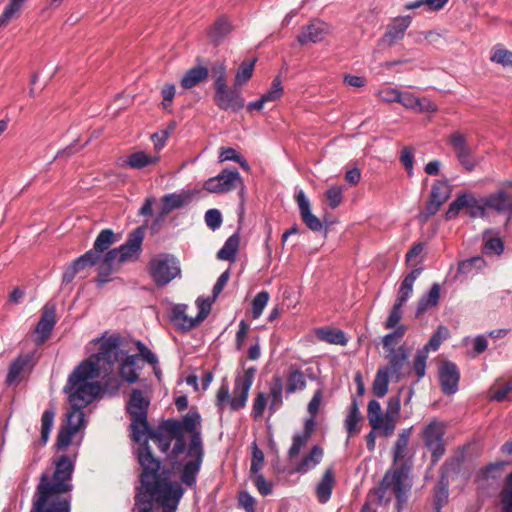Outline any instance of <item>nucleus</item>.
<instances>
[{"label": "nucleus", "instance_id": "nucleus-1", "mask_svg": "<svg viewBox=\"0 0 512 512\" xmlns=\"http://www.w3.org/2000/svg\"><path fill=\"white\" fill-rule=\"evenodd\" d=\"M139 443L137 458L143 471L142 487L135 496V510L147 512L155 502L162 507L163 512H176L184 494L183 487L178 482L170 481L168 472L159 473L160 461L153 456L148 440L144 439L143 443Z\"/></svg>", "mask_w": 512, "mask_h": 512}, {"label": "nucleus", "instance_id": "nucleus-2", "mask_svg": "<svg viewBox=\"0 0 512 512\" xmlns=\"http://www.w3.org/2000/svg\"><path fill=\"white\" fill-rule=\"evenodd\" d=\"M54 472H43L31 498L29 512H71V491L74 462L61 455L55 462Z\"/></svg>", "mask_w": 512, "mask_h": 512}, {"label": "nucleus", "instance_id": "nucleus-3", "mask_svg": "<svg viewBox=\"0 0 512 512\" xmlns=\"http://www.w3.org/2000/svg\"><path fill=\"white\" fill-rule=\"evenodd\" d=\"M410 465L407 462L398 467L390 468L382 478L378 487L369 491L365 501L371 500V506L377 504L386 506L396 498L398 512L409 498L412 480L409 477Z\"/></svg>", "mask_w": 512, "mask_h": 512}, {"label": "nucleus", "instance_id": "nucleus-4", "mask_svg": "<svg viewBox=\"0 0 512 512\" xmlns=\"http://www.w3.org/2000/svg\"><path fill=\"white\" fill-rule=\"evenodd\" d=\"M84 369L85 366H81L75 373H70L63 389L71 405V410L66 415L67 420L64 425L75 428L77 432L84 424L83 409L94 401L101 390L99 383H83L85 378L80 379V382L75 380L81 370H83V374L88 375L89 372Z\"/></svg>", "mask_w": 512, "mask_h": 512}, {"label": "nucleus", "instance_id": "nucleus-5", "mask_svg": "<svg viewBox=\"0 0 512 512\" xmlns=\"http://www.w3.org/2000/svg\"><path fill=\"white\" fill-rule=\"evenodd\" d=\"M125 355V351L119 347V339L117 337H110L100 344L99 350L96 354L90 356L88 359L82 361L71 373H75L81 366H85V371H88V375L83 374V370L78 373L76 381L80 382V379H84L83 383H97L96 379L102 368L107 365L109 368L115 363L119 362L120 359Z\"/></svg>", "mask_w": 512, "mask_h": 512}, {"label": "nucleus", "instance_id": "nucleus-6", "mask_svg": "<svg viewBox=\"0 0 512 512\" xmlns=\"http://www.w3.org/2000/svg\"><path fill=\"white\" fill-rule=\"evenodd\" d=\"M256 374L255 367H249L238 373L235 377L232 396L230 395L229 384L223 381L216 393V406L219 413H223L229 405L231 411L243 409L246 406L249 391Z\"/></svg>", "mask_w": 512, "mask_h": 512}, {"label": "nucleus", "instance_id": "nucleus-7", "mask_svg": "<svg viewBox=\"0 0 512 512\" xmlns=\"http://www.w3.org/2000/svg\"><path fill=\"white\" fill-rule=\"evenodd\" d=\"M150 400L140 389H132L126 405L128 414L131 417V437L139 443L149 430L148 408Z\"/></svg>", "mask_w": 512, "mask_h": 512}, {"label": "nucleus", "instance_id": "nucleus-8", "mask_svg": "<svg viewBox=\"0 0 512 512\" xmlns=\"http://www.w3.org/2000/svg\"><path fill=\"white\" fill-rule=\"evenodd\" d=\"M149 274L157 287H165L181 276L180 262L172 254H157L149 262Z\"/></svg>", "mask_w": 512, "mask_h": 512}, {"label": "nucleus", "instance_id": "nucleus-9", "mask_svg": "<svg viewBox=\"0 0 512 512\" xmlns=\"http://www.w3.org/2000/svg\"><path fill=\"white\" fill-rule=\"evenodd\" d=\"M204 454V447L200 446V442L196 437L192 444L187 447V457L190 458V460L184 463L176 462L173 465L174 469L179 473L181 483L190 489L196 487L197 477L204 460Z\"/></svg>", "mask_w": 512, "mask_h": 512}, {"label": "nucleus", "instance_id": "nucleus-10", "mask_svg": "<svg viewBox=\"0 0 512 512\" xmlns=\"http://www.w3.org/2000/svg\"><path fill=\"white\" fill-rule=\"evenodd\" d=\"M446 426L443 422L433 420L422 431L425 447L431 452V463L435 465L446 452L444 435Z\"/></svg>", "mask_w": 512, "mask_h": 512}, {"label": "nucleus", "instance_id": "nucleus-11", "mask_svg": "<svg viewBox=\"0 0 512 512\" xmlns=\"http://www.w3.org/2000/svg\"><path fill=\"white\" fill-rule=\"evenodd\" d=\"M201 416L197 411H189L182 420L167 419L162 423V429L168 434H183V431L191 433L188 445H191L194 438H198L200 446L204 447L201 431Z\"/></svg>", "mask_w": 512, "mask_h": 512}, {"label": "nucleus", "instance_id": "nucleus-12", "mask_svg": "<svg viewBox=\"0 0 512 512\" xmlns=\"http://www.w3.org/2000/svg\"><path fill=\"white\" fill-rule=\"evenodd\" d=\"M36 349L20 353L9 365L6 375L8 386H17L26 374H29L37 363Z\"/></svg>", "mask_w": 512, "mask_h": 512}, {"label": "nucleus", "instance_id": "nucleus-13", "mask_svg": "<svg viewBox=\"0 0 512 512\" xmlns=\"http://www.w3.org/2000/svg\"><path fill=\"white\" fill-rule=\"evenodd\" d=\"M448 142L463 168L468 172L473 171L480 163V160L474 155L472 147L468 144L467 137L463 133L455 131L450 134Z\"/></svg>", "mask_w": 512, "mask_h": 512}, {"label": "nucleus", "instance_id": "nucleus-14", "mask_svg": "<svg viewBox=\"0 0 512 512\" xmlns=\"http://www.w3.org/2000/svg\"><path fill=\"white\" fill-rule=\"evenodd\" d=\"M367 418L373 430L379 431L384 437L393 434L396 427V420L390 415L383 413L381 404L373 399L367 406Z\"/></svg>", "mask_w": 512, "mask_h": 512}, {"label": "nucleus", "instance_id": "nucleus-15", "mask_svg": "<svg viewBox=\"0 0 512 512\" xmlns=\"http://www.w3.org/2000/svg\"><path fill=\"white\" fill-rule=\"evenodd\" d=\"M242 184L240 173L237 169H224L215 177L205 181L203 187L210 193H227Z\"/></svg>", "mask_w": 512, "mask_h": 512}, {"label": "nucleus", "instance_id": "nucleus-16", "mask_svg": "<svg viewBox=\"0 0 512 512\" xmlns=\"http://www.w3.org/2000/svg\"><path fill=\"white\" fill-rule=\"evenodd\" d=\"M214 102L220 110L238 112L245 106L240 88H229L227 84L214 88Z\"/></svg>", "mask_w": 512, "mask_h": 512}, {"label": "nucleus", "instance_id": "nucleus-17", "mask_svg": "<svg viewBox=\"0 0 512 512\" xmlns=\"http://www.w3.org/2000/svg\"><path fill=\"white\" fill-rule=\"evenodd\" d=\"M144 237V227H137L128 234L126 241L117 247V251L120 254V263L138 258L142 251Z\"/></svg>", "mask_w": 512, "mask_h": 512}, {"label": "nucleus", "instance_id": "nucleus-18", "mask_svg": "<svg viewBox=\"0 0 512 512\" xmlns=\"http://www.w3.org/2000/svg\"><path fill=\"white\" fill-rule=\"evenodd\" d=\"M438 376L445 395H453L458 391L460 371L455 363L449 360L443 361L439 366Z\"/></svg>", "mask_w": 512, "mask_h": 512}, {"label": "nucleus", "instance_id": "nucleus-19", "mask_svg": "<svg viewBox=\"0 0 512 512\" xmlns=\"http://www.w3.org/2000/svg\"><path fill=\"white\" fill-rule=\"evenodd\" d=\"M411 24L410 16H401L393 19L387 26L385 33L378 41L380 47H392L404 38L405 32Z\"/></svg>", "mask_w": 512, "mask_h": 512}, {"label": "nucleus", "instance_id": "nucleus-20", "mask_svg": "<svg viewBox=\"0 0 512 512\" xmlns=\"http://www.w3.org/2000/svg\"><path fill=\"white\" fill-rule=\"evenodd\" d=\"M409 358V349L405 345L399 346L397 349H391L386 355L388 364L381 367L391 374V378L395 382H399L403 378V368Z\"/></svg>", "mask_w": 512, "mask_h": 512}, {"label": "nucleus", "instance_id": "nucleus-21", "mask_svg": "<svg viewBox=\"0 0 512 512\" xmlns=\"http://www.w3.org/2000/svg\"><path fill=\"white\" fill-rule=\"evenodd\" d=\"M56 324V308L54 304L46 303L42 309V315L36 325V343L43 344L50 336Z\"/></svg>", "mask_w": 512, "mask_h": 512}, {"label": "nucleus", "instance_id": "nucleus-22", "mask_svg": "<svg viewBox=\"0 0 512 512\" xmlns=\"http://www.w3.org/2000/svg\"><path fill=\"white\" fill-rule=\"evenodd\" d=\"M329 33V25L319 19H313L310 23L302 28L301 33L297 36V41L301 45L308 43H319L324 40Z\"/></svg>", "mask_w": 512, "mask_h": 512}, {"label": "nucleus", "instance_id": "nucleus-23", "mask_svg": "<svg viewBox=\"0 0 512 512\" xmlns=\"http://www.w3.org/2000/svg\"><path fill=\"white\" fill-rule=\"evenodd\" d=\"M115 234L112 229H103L96 237L93 248L83 255L90 261L93 266L100 262L101 254L109 249L115 242Z\"/></svg>", "mask_w": 512, "mask_h": 512}, {"label": "nucleus", "instance_id": "nucleus-24", "mask_svg": "<svg viewBox=\"0 0 512 512\" xmlns=\"http://www.w3.org/2000/svg\"><path fill=\"white\" fill-rule=\"evenodd\" d=\"M412 427L403 429L393 446L392 456H393V467H398L402 463L407 462L410 465V469L412 468V463L410 459H408V444L412 432Z\"/></svg>", "mask_w": 512, "mask_h": 512}, {"label": "nucleus", "instance_id": "nucleus-25", "mask_svg": "<svg viewBox=\"0 0 512 512\" xmlns=\"http://www.w3.org/2000/svg\"><path fill=\"white\" fill-rule=\"evenodd\" d=\"M119 377L128 384L136 383L139 379V371L142 366L139 365L138 355H125L120 359Z\"/></svg>", "mask_w": 512, "mask_h": 512}, {"label": "nucleus", "instance_id": "nucleus-26", "mask_svg": "<svg viewBox=\"0 0 512 512\" xmlns=\"http://www.w3.org/2000/svg\"><path fill=\"white\" fill-rule=\"evenodd\" d=\"M295 200L298 204L300 215L305 225L314 232L320 231L322 229V222L312 213L310 202L303 190L296 192Z\"/></svg>", "mask_w": 512, "mask_h": 512}, {"label": "nucleus", "instance_id": "nucleus-27", "mask_svg": "<svg viewBox=\"0 0 512 512\" xmlns=\"http://www.w3.org/2000/svg\"><path fill=\"white\" fill-rule=\"evenodd\" d=\"M98 264V281L102 285L110 280L109 276L112 273L114 265L121 264L120 254L117 248L107 250L101 254V259Z\"/></svg>", "mask_w": 512, "mask_h": 512}, {"label": "nucleus", "instance_id": "nucleus-28", "mask_svg": "<svg viewBox=\"0 0 512 512\" xmlns=\"http://www.w3.org/2000/svg\"><path fill=\"white\" fill-rule=\"evenodd\" d=\"M268 388L270 399L268 411L270 415H273L283 406V393H285L283 379L278 375H274L268 384Z\"/></svg>", "mask_w": 512, "mask_h": 512}, {"label": "nucleus", "instance_id": "nucleus-29", "mask_svg": "<svg viewBox=\"0 0 512 512\" xmlns=\"http://www.w3.org/2000/svg\"><path fill=\"white\" fill-rule=\"evenodd\" d=\"M187 308L186 304H177L172 308L170 314L171 322L182 331H188L199 325L196 317H189L186 314Z\"/></svg>", "mask_w": 512, "mask_h": 512}, {"label": "nucleus", "instance_id": "nucleus-30", "mask_svg": "<svg viewBox=\"0 0 512 512\" xmlns=\"http://www.w3.org/2000/svg\"><path fill=\"white\" fill-rule=\"evenodd\" d=\"M306 385L307 383L304 372L296 365H291L286 375V397H289L297 391H303L306 388Z\"/></svg>", "mask_w": 512, "mask_h": 512}, {"label": "nucleus", "instance_id": "nucleus-31", "mask_svg": "<svg viewBox=\"0 0 512 512\" xmlns=\"http://www.w3.org/2000/svg\"><path fill=\"white\" fill-rule=\"evenodd\" d=\"M335 482L336 480L333 469H326L321 480L316 486V497L319 503L325 504L330 500Z\"/></svg>", "mask_w": 512, "mask_h": 512}, {"label": "nucleus", "instance_id": "nucleus-32", "mask_svg": "<svg viewBox=\"0 0 512 512\" xmlns=\"http://www.w3.org/2000/svg\"><path fill=\"white\" fill-rule=\"evenodd\" d=\"M159 161V154H148L147 152L141 150L128 155L125 160V165L132 169L141 170L148 166L155 165Z\"/></svg>", "mask_w": 512, "mask_h": 512}, {"label": "nucleus", "instance_id": "nucleus-33", "mask_svg": "<svg viewBox=\"0 0 512 512\" xmlns=\"http://www.w3.org/2000/svg\"><path fill=\"white\" fill-rule=\"evenodd\" d=\"M486 266V261L481 256H474L459 262L456 278L468 277L477 274Z\"/></svg>", "mask_w": 512, "mask_h": 512}, {"label": "nucleus", "instance_id": "nucleus-34", "mask_svg": "<svg viewBox=\"0 0 512 512\" xmlns=\"http://www.w3.org/2000/svg\"><path fill=\"white\" fill-rule=\"evenodd\" d=\"M485 206L498 213L512 212V201L503 190L488 195L485 198Z\"/></svg>", "mask_w": 512, "mask_h": 512}, {"label": "nucleus", "instance_id": "nucleus-35", "mask_svg": "<svg viewBox=\"0 0 512 512\" xmlns=\"http://www.w3.org/2000/svg\"><path fill=\"white\" fill-rule=\"evenodd\" d=\"M449 483L445 476H441L433 489V512H441L448 502Z\"/></svg>", "mask_w": 512, "mask_h": 512}, {"label": "nucleus", "instance_id": "nucleus-36", "mask_svg": "<svg viewBox=\"0 0 512 512\" xmlns=\"http://www.w3.org/2000/svg\"><path fill=\"white\" fill-rule=\"evenodd\" d=\"M209 76V69L205 66L190 68L181 79V86L184 89H191L205 81Z\"/></svg>", "mask_w": 512, "mask_h": 512}, {"label": "nucleus", "instance_id": "nucleus-37", "mask_svg": "<svg viewBox=\"0 0 512 512\" xmlns=\"http://www.w3.org/2000/svg\"><path fill=\"white\" fill-rule=\"evenodd\" d=\"M440 290L441 288L438 283L432 284L429 291L425 293L418 301L416 308L417 316H420L426 310L438 305L440 299Z\"/></svg>", "mask_w": 512, "mask_h": 512}, {"label": "nucleus", "instance_id": "nucleus-38", "mask_svg": "<svg viewBox=\"0 0 512 512\" xmlns=\"http://www.w3.org/2000/svg\"><path fill=\"white\" fill-rule=\"evenodd\" d=\"M191 192L170 193L166 194L161 199V205L164 207V212H171L174 209H179L188 204L192 199Z\"/></svg>", "mask_w": 512, "mask_h": 512}, {"label": "nucleus", "instance_id": "nucleus-39", "mask_svg": "<svg viewBox=\"0 0 512 512\" xmlns=\"http://www.w3.org/2000/svg\"><path fill=\"white\" fill-rule=\"evenodd\" d=\"M313 426V419L307 420L304 431L294 435L292 445L288 451L290 458L296 457L300 453L301 449L306 445L308 439L311 437Z\"/></svg>", "mask_w": 512, "mask_h": 512}, {"label": "nucleus", "instance_id": "nucleus-40", "mask_svg": "<svg viewBox=\"0 0 512 512\" xmlns=\"http://www.w3.org/2000/svg\"><path fill=\"white\" fill-rule=\"evenodd\" d=\"M317 338L330 344L345 346L348 339L344 331L336 328H319L316 331Z\"/></svg>", "mask_w": 512, "mask_h": 512}, {"label": "nucleus", "instance_id": "nucleus-41", "mask_svg": "<svg viewBox=\"0 0 512 512\" xmlns=\"http://www.w3.org/2000/svg\"><path fill=\"white\" fill-rule=\"evenodd\" d=\"M239 244V235L234 233L225 241L222 248L218 251L217 258L220 260L234 262L236 260Z\"/></svg>", "mask_w": 512, "mask_h": 512}, {"label": "nucleus", "instance_id": "nucleus-42", "mask_svg": "<svg viewBox=\"0 0 512 512\" xmlns=\"http://www.w3.org/2000/svg\"><path fill=\"white\" fill-rule=\"evenodd\" d=\"M148 437L151 438L155 444L157 445L158 449L162 453H168L170 451L171 443L173 440V436L168 434L162 429V425L160 426L159 431L152 430L149 426V430L147 431V434L142 439V443L144 442V439L148 440Z\"/></svg>", "mask_w": 512, "mask_h": 512}, {"label": "nucleus", "instance_id": "nucleus-43", "mask_svg": "<svg viewBox=\"0 0 512 512\" xmlns=\"http://www.w3.org/2000/svg\"><path fill=\"white\" fill-rule=\"evenodd\" d=\"M323 457V449L315 445L310 452L298 464L296 471L306 473L320 463Z\"/></svg>", "mask_w": 512, "mask_h": 512}, {"label": "nucleus", "instance_id": "nucleus-44", "mask_svg": "<svg viewBox=\"0 0 512 512\" xmlns=\"http://www.w3.org/2000/svg\"><path fill=\"white\" fill-rule=\"evenodd\" d=\"M361 420V414L359 410V404L355 398L352 399V402L349 406L348 414L344 421V426L348 435L351 436L354 433H357L359 429L357 428L358 422Z\"/></svg>", "mask_w": 512, "mask_h": 512}, {"label": "nucleus", "instance_id": "nucleus-45", "mask_svg": "<svg viewBox=\"0 0 512 512\" xmlns=\"http://www.w3.org/2000/svg\"><path fill=\"white\" fill-rule=\"evenodd\" d=\"M389 374L386 370L379 368L372 383V392L378 398H383L388 393Z\"/></svg>", "mask_w": 512, "mask_h": 512}, {"label": "nucleus", "instance_id": "nucleus-46", "mask_svg": "<svg viewBox=\"0 0 512 512\" xmlns=\"http://www.w3.org/2000/svg\"><path fill=\"white\" fill-rule=\"evenodd\" d=\"M89 266L93 265L84 255H81L64 269L62 282L67 284L72 282L78 272Z\"/></svg>", "mask_w": 512, "mask_h": 512}, {"label": "nucleus", "instance_id": "nucleus-47", "mask_svg": "<svg viewBox=\"0 0 512 512\" xmlns=\"http://www.w3.org/2000/svg\"><path fill=\"white\" fill-rule=\"evenodd\" d=\"M465 208L471 218H485L487 215L485 203L481 202L471 193H464Z\"/></svg>", "mask_w": 512, "mask_h": 512}, {"label": "nucleus", "instance_id": "nucleus-48", "mask_svg": "<svg viewBox=\"0 0 512 512\" xmlns=\"http://www.w3.org/2000/svg\"><path fill=\"white\" fill-rule=\"evenodd\" d=\"M26 1L10 0L0 15V27L6 26L12 19L17 18Z\"/></svg>", "mask_w": 512, "mask_h": 512}, {"label": "nucleus", "instance_id": "nucleus-49", "mask_svg": "<svg viewBox=\"0 0 512 512\" xmlns=\"http://www.w3.org/2000/svg\"><path fill=\"white\" fill-rule=\"evenodd\" d=\"M255 62L256 60L253 59L251 61H243L240 64L234 79L235 88L241 89V87L251 79Z\"/></svg>", "mask_w": 512, "mask_h": 512}, {"label": "nucleus", "instance_id": "nucleus-50", "mask_svg": "<svg viewBox=\"0 0 512 512\" xmlns=\"http://www.w3.org/2000/svg\"><path fill=\"white\" fill-rule=\"evenodd\" d=\"M490 233V230H486L484 232V243L482 247V253L491 256V255H501L504 251V243L499 237H489L486 238V235Z\"/></svg>", "mask_w": 512, "mask_h": 512}, {"label": "nucleus", "instance_id": "nucleus-51", "mask_svg": "<svg viewBox=\"0 0 512 512\" xmlns=\"http://www.w3.org/2000/svg\"><path fill=\"white\" fill-rule=\"evenodd\" d=\"M231 31V24L225 18H219L210 30V38L215 44H219Z\"/></svg>", "mask_w": 512, "mask_h": 512}, {"label": "nucleus", "instance_id": "nucleus-52", "mask_svg": "<svg viewBox=\"0 0 512 512\" xmlns=\"http://www.w3.org/2000/svg\"><path fill=\"white\" fill-rule=\"evenodd\" d=\"M449 336V330L447 327L440 325L437 330L432 334L429 341L421 348L426 349V353L430 351H437L443 341Z\"/></svg>", "mask_w": 512, "mask_h": 512}, {"label": "nucleus", "instance_id": "nucleus-53", "mask_svg": "<svg viewBox=\"0 0 512 512\" xmlns=\"http://www.w3.org/2000/svg\"><path fill=\"white\" fill-rule=\"evenodd\" d=\"M502 512H512V471L506 476L500 492Z\"/></svg>", "mask_w": 512, "mask_h": 512}, {"label": "nucleus", "instance_id": "nucleus-54", "mask_svg": "<svg viewBox=\"0 0 512 512\" xmlns=\"http://www.w3.org/2000/svg\"><path fill=\"white\" fill-rule=\"evenodd\" d=\"M451 194V188L447 180H437L433 184L430 197L444 204Z\"/></svg>", "mask_w": 512, "mask_h": 512}, {"label": "nucleus", "instance_id": "nucleus-55", "mask_svg": "<svg viewBox=\"0 0 512 512\" xmlns=\"http://www.w3.org/2000/svg\"><path fill=\"white\" fill-rule=\"evenodd\" d=\"M54 416V409H46L42 414L40 440L43 445H45L49 439L54 423Z\"/></svg>", "mask_w": 512, "mask_h": 512}, {"label": "nucleus", "instance_id": "nucleus-56", "mask_svg": "<svg viewBox=\"0 0 512 512\" xmlns=\"http://www.w3.org/2000/svg\"><path fill=\"white\" fill-rule=\"evenodd\" d=\"M490 60L504 68H512V51L504 47H494Z\"/></svg>", "mask_w": 512, "mask_h": 512}, {"label": "nucleus", "instance_id": "nucleus-57", "mask_svg": "<svg viewBox=\"0 0 512 512\" xmlns=\"http://www.w3.org/2000/svg\"><path fill=\"white\" fill-rule=\"evenodd\" d=\"M428 354L426 349H419L413 359V371L417 376L416 382H419L426 375Z\"/></svg>", "mask_w": 512, "mask_h": 512}, {"label": "nucleus", "instance_id": "nucleus-58", "mask_svg": "<svg viewBox=\"0 0 512 512\" xmlns=\"http://www.w3.org/2000/svg\"><path fill=\"white\" fill-rule=\"evenodd\" d=\"M77 431L75 428H69L65 425H62L56 440V447L58 450H63L67 448L71 442L73 437L76 435Z\"/></svg>", "mask_w": 512, "mask_h": 512}, {"label": "nucleus", "instance_id": "nucleus-59", "mask_svg": "<svg viewBox=\"0 0 512 512\" xmlns=\"http://www.w3.org/2000/svg\"><path fill=\"white\" fill-rule=\"evenodd\" d=\"M442 205L443 204L441 202L429 196L425 208L422 211H420L417 216L419 222L421 224L427 223V221L439 211Z\"/></svg>", "mask_w": 512, "mask_h": 512}, {"label": "nucleus", "instance_id": "nucleus-60", "mask_svg": "<svg viewBox=\"0 0 512 512\" xmlns=\"http://www.w3.org/2000/svg\"><path fill=\"white\" fill-rule=\"evenodd\" d=\"M270 295L267 291H260L252 301V317L257 319L261 316L264 308L269 301Z\"/></svg>", "mask_w": 512, "mask_h": 512}, {"label": "nucleus", "instance_id": "nucleus-61", "mask_svg": "<svg viewBox=\"0 0 512 512\" xmlns=\"http://www.w3.org/2000/svg\"><path fill=\"white\" fill-rule=\"evenodd\" d=\"M283 95V86L280 76H276L269 90L263 94V97L267 100V102H272L279 100Z\"/></svg>", "mask_w": 512, "mask_h": 512}, {"label": "nucleus", "instance_id": "nucleus-62", "mask_svg": "<svg viewBox=\"0 0 512 512\" xmlns=\"http://www.w3.org/2000/svg\"><path fill=\"white\" fill-rule=\"evenodd\" d=\"M267 406V395L264 392H258L254 398L251 415L254 419L262 418Z\"/></svg>", "mask_w": 512, "mask_h": 512}, {"label": "nucleus", "instance_id": "nucleus-63", "mask_svg": "<svg viewBox=\"0 0 512 512\" xmlns=\"http://www.w3.org/2000/svg\"><path fill=\"white\" fill-rule=\"evenodd\" d=\"M326 199L331 209L337 208L343 200V189L341 186H332L326 191Z\"/></svg>", "mask_w": 512, "mask_h": 512}, {"label": "nucleus", "instance_id": "nucleus-64", "mask_svg": "<svg viewBox=\"0 0 512 512\" xmlns=\"http://www.w3.org/2000/svg\"><path fill=\"white\" fill-rule=\"evenodd\" d=\"M238 505L246 512H255L256 500L247 491H241L238 495Z\"/></svg>", "mask_w": 512, "mask_h": 512}]
</instances>
